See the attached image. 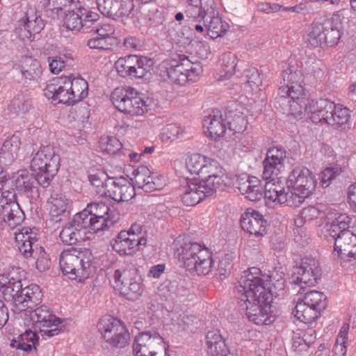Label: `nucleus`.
Listing matches in <instances>:
<instances>
[{
	"mask_svg": "<svg viewBox=\"0 0 356 356\" xmlns=\"http://www.w3.org/2000/svg\"><path fill=\"white\" fill-rule=\"evenodd\" d=\"M202 187L201 182L193 179H179V196L184 204L187 207L194 206L207 197Z\"/></svg>",
	"mask_w": 356,
	"mask_h": 356,
	"instance_id": "nucleus-25",
	"label": "nucleus"
},
{
	"mask_svg": "<svg viewBox=\"0 0 356 356\" xmlns=\"http://www.w3.org/2000/svg\"><path fill=\"white\" fill-rule=\"evenodd\" d=\"M35 332V330L33 332L29 330L20 334L17 342V348L24 351H30L33 348H35V343L38 339Z\"/></svg>",
	"mask_w": 356,
	"mask_h": 356,
	"instance_id": "nucleus-57",
	"label": "nucleus"
},
{
	"mask_svg": "<svg viewBox=\"0 0 356 356\" xmlns=\"http://www.w3.org/2000/svg\"><path fill=\"white\" fill-rule=\"evenodd\" d=\"M303 73L301 70H298L295 65H288L286 68L283 70L282 79L284 84L290 85L296 89L294 92L296 97L301 95L304 91L302 83L304 81Z\"/></svg>",
	"mask_w": 356,
	"mask_h": 356,
	"instance_id": "nucleus-42",
	"label": "nucleus"
},
{
	"mask_svg": "<svg viewBox=\"0 0 356 356\" xmlns=\"http://www.w3.org/2000/svg\"><path fill=\"white\" fill-rule=\"evenodd\" d=\"M88 94L87 81L73 75L56 78L44 89V95L54 104L74 105L86 97Z\"/></svg>",
	"mask_w": 356,
	"mask_h": 356,
	"instance_id": "nucleus-2",
	"label": "nucleus"
},
{
	"mask_svg": "<svg viewBox=\"0 0 356 356\" xmlns=\"http://www.w3.org/2000/svg\"><path fill=\"white\" fill-rule=\"evenodd\" d=\"M320 215V211L315 207L309 206L304 208L300 213V217L295 220V225L296 228L293 229L294 234H299L300 236H296V240L300 241L301 238L306 237V233L305 229L301 227L303 221H311L317 218Z\"/></svg>",
	"mask_w": 356,
	"mask_h": 356,
	"instance_id": "nucleus-48",
	"label": "nucleus"
},
{
	"mask_svg": "<svg viewBox=\"0 0 356 356\" xmlns=\"http://www.w3.org/2000/svg\"><path fill=\"white\" fill-rule=\"evenodd\" d=\"M286 103L289 106V112L292 115L298 118L305 112L309 115L313 122V117L316 114L314 106L316 105V100L307 99L303 92L298 98L290 99L286 104Z\"/></svg>",
	"mask_w": 356,
	"mask_h": 356,
	"instance_id": "nucleus-37",
	"label": "nucleus"
},
{
	"mask_svg": "<svg viewBox=\"0 0 356 356\" xmlns=\"http://www.w3.org/2000/svg\"><path fill=\"white\" fill-rule=\"evenodd\" d=\"M64 15V26L73 31H79L82 29L88 30L99 18L97 13L82 6L80 2L76 8H71Z\"/></svg>",
	"mask_w": 356,
	"mask_h": 356,
	"instance_id": "nucleus-18",
	"label": "nucleus"
},
{
	"mask_svg": "<svg viewBox=\"0 0 356 356\" xmlns=\"http://www.w3.org/2000/svg\"><path fill=\"white\" fill-rule=\"evenodd\" d=\"M186 4L185 13L188 17L197 19L202 15L201 0H181Z\"/></svg>",
	"mask_w": 356,
	"mask_h": 356,
	"instance_id": "nucleus-61",
	"label": "nucleus"
},
{
	"mask_svg": "<svg viewBox=\"0 0 356 356\" xmlns=\"http://www.w3.org/2000/svg\"><path fill=\"white\" fill-rule=\"evenodd\" d=\"M59 264L63 273L71 280L82 282L91 273L90 254L88 250L69 248L60 256Z\"/></svg>",
	"mask_w": 356,
	"mask_h": 356,
	"instance_id": "nucleus-7",
	"label": "nucleus"
},
{
	"mask_svg": "<svg viewBox=\"0 0 356 356\" xmlns=\"http://www.w3.org/2000/svg\"><path fill=\"white\" fill-rule=\"evenodd\" d=\"M341 173V168L338 165L326 168L322 172L321 179L323 187H327L332 180Z\"/></svg>",
	"mask_w": 356,
	"mask_h": 356,
	"instance_id": "nucleus-63",
	"label": "nucleus"
},
{
	"mask_svg": "<svg viewBox=\"0 0 356 356\" xmlns=\"http://www.w3.org/2000/svg\"><path fill=\"white\" fill-rule=\"evenodd\" d=\"M243 78L245 79L247 86L252 92H257L261 90L260 86L262 84V79L258 70L253 67H248L243 71Z\"/></svg>",
	"mask_w": 356,
	"mask_h": 356,
	"instance_id": "nucleus-54",
	"label": "nucleus"
},
{
	"mask_svg": "<svg viewBox=\"0 0 356 356\" xmlns=\"http://www.w3.org/2000/svg\"><path fill=\"white\" fill-rule=\"evenodd\" d=\"M18 67L26 79L38 80L42 74L39 61L31 56H23L19 61Z\"/></svg>",
	"mask_w": 356,
	"mask_h": 356,
	"instance_id": "nucleus-44",
	"label": "nucleus"
},
{
	"mask_svg": "<svg viewBox=\"0 0 356 356\" xmlns=\"http://www.w3.org/2000/svg\"><path fill=\"white\" fill-rule=\"evenodd\" d=\"M88 232L86 227L78 225L75 221V216L72 222L67 224L60 233V238L63 243L67 245H74L79 241L83 239L81 234Z\"/></svg>",
	"mask_w": 356,
	"mask_h": 356,
	"instance_id": "nucleus-43",
	"label": "nucleus"
},
{
	"mask_svg": "<svg viewBox=\"0 0 356 356\" xmlns=\"http://www.w3.org/2000/svg\"><path fill=\"white\" fill-rule=\"evenodd\" d=\"M33 254H35V257H36V268L40 272L45 271L48 269L49 266V260L44 249L41 246L35 248Z\"/></svg>",
	"mask_w": 356,
	"mask_h": 356,
	"instance_id": "nucleus-62",
	"label": "nucleus"
},
{
	"mask_svg": "<svg viewBox=\"0 0 356 356\" xmlns=\"http://www.w3.org/2000/svg\"><path fill=\"white\" fill-rule=\"evenodd\" d=\"M314 111H316V114L313 117L314 123L324 122L337 129L346 125L349 121V111L327 99L316 100Z\"/></svg>",
	"mask_w": 356,
	"mask_h": 356,
	"instance_id": "nucleus-11",
	"label": "nucleus"
},
{
	"mask_svg": "<svg viewBox=\"0 0 356 356\" xmlns=\"http://www.w3.org/2000/svg\"><path fill=\"white\" fill-rule=\"evenodd\" d=\"M134 55H128L119 58L115 63V68L121 77L129 78L133 64Z\"/></svg>",
	"mask_w": 356,
	"mask_h": 356,
	"instance_id": "nucleus-59",
	"label": "nucleus"
},
{
	"mask_svg": "<svg viewBox=\"0 0 356 356\" xmlns=\"http://www.w3.org/2000/svg\"><path fill=\"white\" fill-rule=\"evenodd\" d=\"M192 264L191 268L188 267L185 270L188 277L195 275H208L213 268L211 252L208 248L202 251L196 259L192 261Z\"/></svg>",
	"mask_w": 356,
	"mask_h": 356,
	"instance_id": "nucleus-38",
	"label": "nucleus"
},
{
	"mask_svg": "<svg viewBox=\"0 0 356 356\" xmlns=\"http://www.w3.org/2000/svg\"><path fill=\"white\" fill-rule=\"evenodd\" d=\"M129 78L143 79L152 68L153 62L145 56L134 55Z\"/></svg>",
	"mask_w": 356,
	"mask_h": 356,
	"instance_id": "nucleus-50",
	"label": "nucleus"
},
{
	"mask_svg": "<svg viewBox=\"0 0 356 356\" xmlns=\"http://www.w3.org/2000/svg\"><path fill=\"white\" fill-rule=\"evenodd\" d=\"M27 325H31L43 337L58 335L60 331L62 321L57 317L47 305H42L34 310L29 311Z\"/></svg>",
	"mask_w": 356,
	"mask_h": 356,
	"instance_id": "nucleus-12",
	"label": "nucleus"
},
{
	"mask_svg": "<svg viewBox=\"0 0 356 356\" xmlns=\"http://www.w3.org/2000/svg\"><path fill=\"white\" fill-rule=\"evenodd\" d=\"M321 276L319 262L312 257H306L300 265L296 266L291 277V283L300 286L298 293L305 292V287L314 286Z\"/></svg>",
	"mask_w": 356,
	"mask_h": 356,
	"instance_id": "nucleus-17",
	"label": "nucleus"
},
{
	"mask_svg": "<svg viewBox=\"0 0 356 356\" xmlns=\"http://www.w3.org/2000/svg\"><path fill=\"white\" fill-rule=\"evenodd\" d=\"M209 8L202 9V15L195 21H202L207 30V35L215 39L223 36L229 29V25L222 20L218 10L211 0Z\"/></svg>",
	"mask_w": 356,
	"mask_h": 356,
	"instance_id": "nucleus-21",
	"label": "nucleus"
},
{
	"mask_svg": "<svg viewBox=\"0 0 356 356\" xmlns=\"http://www.w3.org/2000/svg\"><path fill=\"white\" fill-rule=\"evenodd\" d=\"M350 218L346 213H340L330 223L323 227V234L327 241H334L333 254L341 261L356 259V235L348 230Z\"/></svg>",
	"mask_w": 356,
	"mask_h": 356,
	"instance_id": "nucleus-1",
	"label": "nucleus"
},
{
	"mask_svg": "<svg viewBox=\"0 0 356 356\" xmlns=\"http://www.w3.org/2000/svg\"><path fill=\"white\" fill-rule=\"evenodd\" d=\"M286 157V151L281 147H273L269 149L266 153L264 160L274 163V164L280 165L284 168V161Z\"/></svg>",
	"mask_w": 356,
	"mask_h": 356,
	"instance_id": "nucleus-60",
	"label": "nucleus"
},
{
	"mask_svg": "<svg viewBox=\"0 0 356 356\" xmlns=\"http://www.w3.org/2000/svg\"><path fill=\"white\" fill-rule=\"evenodd\" d=\"M203 127L207 136L214 139L223 136L226 125L221 111L213 110L205 116L203 120Z\"/></svg>",
	"mask_w": 356,
	"mask_h": 356,
	"instance_id": "nucleus-35",
	"label": "nucleus"
},
{
	"mask_svg": "<svg viewBox=\"0 0 356 356\" xmlns=\"http://www.w3.org/2000/svg\"><path fill=\"white\" fill-rule=\"evenodd\" d=\"M216 160L203 154L195 153L187 154L185 158V165L192 175L203 178L208 173H211L216 168Z\"/></svg>",
	"mask_w": 356,
	"mask_h": 356,
	"instance_id": "nucleus-28",
	"label": "nucleus"
},
{
	"mask_svg": "<svg viewBox=\"0 0 356 356\" xmlns=\"http://www.w3.org/2000/svg\"><path fill=\"white\" fill-rule=\"evenodd\" d=\"M99 10L115 20H124L132 15L133 0H96Z\"/></svg>",
	"mask_w": 356,
	"mask_h": 356,
	"instance_id": "nucleus-24",
	"label": "nucleus"
},
{
	"mask_svg": "<svg viewBox=\"0 0 356 356\" xmlns=\"http://www.w3.org/2000/svg\"><path fill=\"white\" fill-rule=\"evenodd\" d=\"M241 284L238 282L236 286L241 307H245L248 318L257 325H268L272 322L269 315L270 303L259 302V293H257L251 297L249 289L243 291L240 290Z\"/></svg>",
	"mask_w": 356,
	"mask_h": 356,
	"instance_id": "nucleus-15",
	"label": "nucleus"
},
{
	"mask_svg": "<svg viewBox=\"0 0 356 356\" xmlns=\"http://www.w3.org/2000/svg\"><path fill=\"white\" fill-rule=\"evenodd\" d=\"M12 186L19 193L28 197L38 196L36 175L33 176L26 169L19 170L13 173L10 177Z\"/></svg>",
	"mask_w": 356,
	"mask_h": 356,
	"instance_id": "nucleus-27",
	"label": "nucleus"
},
{
	"mask_svg": "<svg viewBox=\"0 0 356 356\" xmlns=\"http://www.w3.org/2000/svg\"><path fill=\"white\" fill-rule=\"evenodd\" d=\"M97 330L104 341L113 347L122 348L129 343V331L125 324L118 318L110 316L101 318Z\"/></svg>",
	"mask_w": 356,
	"mask_h": 356,
	"instance_id": "nucleus-13",
	"label": "nucleus"
},
{
	"mask_svg": "<svg viewBox=\"0 0 356 356\" xmlns=\"http://www.w3.org/2000/svg\"><path fill=\"white\" fill-rule=\"evenodd\" d=\"M162 178L161 175L151 171L145 166H140L134 172L132 180L138 188L151 192L162 187Z\"/></svg>",
	"mask_w": 356,
	"mask_h": 356,
	"instance_id": "nucleus-29",
	"label": "nucleus"
},
{
	"mask_svg": "<svg viewBox=\"0 0 356 356\" xmlns=\"http://www.w3.org/2000/svg\"><path fill=\"white\" fill-rule=\"evenodd\" d=\"M21 144V137L19 134H14L6 139L0 149L1 163H10L15 159L18 156Z\"/></svg>",
	"mask_w": 356,
	"mask_h": 356,
	"instance_id": "nucleus-41",
	"label": "nucleus"
},
{
	"mask_svg": "<svg viewBox=\"0 0 356 356\" xmlns=\"http://www.w3.org/2000/svg\"><path fill=\"white\" fill-rule=\"evenodd\" d=\"M23 271L17 267H10L0 273V293L7 302H12L14 312L15 300L22 290Z\"/></svg>",
	"mask_w": 356,
	"mask_h": 356,
	"instance_id": "nucleus-16",
	"label": "nucleus"
},
{
	"mask_svg": "<svg viewBox=\"0 0 356 356\" xmlns=\"http://www.w3.org/2000/svg\"><path fill=\"white\" fill-rule=\"evenodd\" d=\"M79 4L78 0H41L39 6L47 16L58 18Z\"/></svg>",
	"mask_w": 356,
	"mask_h": 356,
	"instance_id": "nucleus-36",
	"label": "nucleus"
},
{
	"mask_svg": "<svg viewBox=\"0 0 356 356\" xmlns=\"http://www.w3.org/2000/svg\"><path fill=\"white\" fill-rule=\"evenodd\" d=\"M108 186L106 197L116 202H128L136 195L134 186L122 177L110 179Z\"/></svg>",
	"mask_w": 356,
	"mask_h": 356,
	"instance_id": "nucleus-32",
	"label": "nucleus"
},
{
	"mask_svg": "<svg viewBox=\"0 0 356 356\" xmlns=\"http://www.w3.org/2000/svg\"><path fill=\"white\" fill-rule=\"evenodd\" d=\"M122 148V143L115 137L102 136L97 145L99 151L107 154H115Z\"/></svg>",
	"mask_w": 356,
	"mask_h": 356,
	"instance_id": "nucleus-52",
	"label": "nucleus"
},
{
	"mask_svg": "<svg viewBox=\"0 0 356 356\" xmlns=\"http://www.w3.org/2000/svg\"><path fill=\"white\" fill-rule=\"evenodd\" d=\"M110 179H113V178L109 177L104 171L100 170L92 171L88 175L89 181L99 196H106L107 191L109 189L108 185Z\"/></svg>",
	"mask_w": 356,
	"mask_h": 356,
	"instance_id": "nucleus-49",
	"label": "nucleus"
},
{
	"mask_svg": "<svg viewBox=\"0 0 356 356\" xmlns=\"http://www.w3.org/2000/svg\"><path fill=\"white\" fill-rule=\"evenodd\" d=\"M242 229L257 237L263 236L267 232V222L258 211L248 209L241 218Z\"/></svg>",
	"mask_w": 356,
	"mask_h": 356,
	"instance_id": "nucleus-31",
	"label": "nucleus"
},
{
	"mask_svg": "<svg viewBox=\"0 0 356 356\" xmlns=\"http://www.w3.org/2000/svg\"><path fill=\"white\" fill-rule=\"evenodd\" d=\"M147 233L142 225L134 223L127 230H122L111 241L113 250L120 255H133L147 244Z\"/></svg>",
	"mask_w": 356,
	"mask_h": 356,
	"instance_id": "nucleus-10",
	"label": "nucleus"
},
{
	"mask_svg": "<svg viewBox=\"0 0 356 356\" xmlns=\"http://www.w3.org/2000/svg\"><path fill=\"white\" fill-rule=\"evenodd\" d=\"M263 195L267 202L280 203V197L284 196V181L282 177L270 178L266 180Z\"/></svg>",
	"mask_w": 356,
	"mask_h": 356,
	"instance_id": "nucleus-40",
	"label": "nucleus"
},
{
	"mask_svg": "<svg viewBox=\"0 0 356 356\" xmlns=\"http://www.w3.org/2000/svg\"><path fill=\"white\" fill-rule=\"evenodd\" d=\"M221 72L219 80H225L231 78L236 72L237 65V57L231 52L224 53L220 60Z\"/></svg>",
	"mask_w": 356,
	"mask_h": 356,
	"instance_id": "nucleus-51",
	"label": "nucleus"
},
{
	"mask_svg": "<svg viewBox=\"0 0 356 356\" xmlns=\"http://www.w3.org/2000/svg\"><path fill=\"white\" fill-rule=\"evenodd\" d=\"M325 300L326 296L323 293L314 290L305 293L301 302L323 312L326 307Z\"/></svg>",
	"mask_w": 356,
	"mask_h": 356,
	"instance_id": "nucleus-53",
	"label": "nucleus"
},
{
	"mask_svg": "<svg viewBox=\"0 0 356 356\" xmlns=\"http://www.w3.org/2000/svg\"><path fill=\"white\" fill-rule=\"evenodd\" d=\"M109 282L115 291L129 300H136L143 292L142 277L134 267H120L114 270Z\"/></svg>",
	"mask_w": 356,
	"mask_h": 356,
	"instance_id": "nucleus-8",
	"label": "nucleus"
},
{
	"mask_svg": "<svg viewBox=\"0 0 356 356\" xmlns=\"http://www.w3.org/2000/svg\"><path fill=\"white\" fill-rule=\"evenodd\" d=\"M348 325H344L337 336L333 347L334 356H346L347 352L346 343Z\"/></svg>",
	"mask_w": 356,
	"mask_h": 356,
	"instance_id": "nucleus-58",
	"label": "nucleus"
},
{
	"mask_svg": "<svg viewBox=\"0 0 356 356\" xmlns=\"http://www.w3.org/2000/svg\"><path fill=\"white\" fill-rule=\"evenodd\" d=\"M286 185L287 188H293L305 195H309L316 188V180L308 168L296 167L288 176Z\"/></svg>",
	"mask_w": 356,
	"mask_h": 356,
	"instance_id": "nucleus-23",
	"label": "nucleus"
},
{
	"mask_svg": "<svg viewBox=\"0 0 356 356\" xmlns=\"http://www.w3.org/2000/svg\"><path fill=\"white\" fill-rule=\"evenodd\" d=\"M60 165V156L49 145L41 147L33 154L30 163L31 170L36 175L38 184L44 188L49 186Z\"/></svg>",
	"mask_w": 356,
	"mask_h": 356,
	"instance_id": "nucleus-6",
	"label": "nucleus"
},
{
	"mask_svg": "<svg viewBox=\"0 0 356 356\" xmlns=\"http://www.w3.org/2000/svg\"><path fill=\"white\" fill-rule=\"evenodd\" d=\"M111 100L119 111L131 116L143 115L148 111L147 101L131 86L115 88L111 92Z\"/></svg>",
	"mask_w": 356,
	"mask_h": 356,
	"instance_id": "nucleus-9",
	"label": "nucleus"
},
{
	"mask_svg": "<svg viewBox=\"0 0 356 356\" xmlns=\"http://www.w3.org/2000/svg\"><path fill=\"white\" fill-rule=\"evenodd\" d=\"M133 354L134 356H170L168 346L155 331L142 332L135 337Z\"/></svg>",
	"mask_w": 356,
	"mask_h": 356,
	"instance_id": "nucleus-14",
	"label": "nucleus"
},
{
	"mask_svg": "<svg viewBox=\"0 0 356 356\" xmlns=\"http://www.w3.org/2000/svg\"><path fill=\"white\" fill-rule=\"evenodd\" d=\"M118 218L116 211L108 205L102 202H94L75 215V221L86 227L88 232H97L111 227Z\"/></svg>",
	"mask_w": 356,
	"mask_h": 356,
	"instance_id": "nucleus-5",
	"label": "nucleus"
},
{
	"mask_svg": "<svg viewBox=\"0 0 356 356\" xmlns=\"http://www.w3.org/2000/svg\"><path fill=\"white\" fill-rule=\"evenodd\" d=\"M206 339L209 354L211 356L227 355L229 350L218 330L208 332Z\"/></svg>",
	"mask_w": 356,
	"mask_h": 356,
	"instance_id": "nucleus-45",
	"label": "nucleus"
},
{
	"mask_svg": "<svg viewBox=\"0 0 356 356\" xmlns=\"http://www.w3.org/2000/svg\"><path fill=\"white\" fill-rule=\"evenodd\" d=\"M25 218L24 211L15 200V194L5 191L0 195V222L13 229Z\"/></svg>",
	"mask_w": 356,
	"mask_h": 356,
	"instance_id": "nucleus-19",
	"label": "nucleus"
},
{
	"mask_svg": "<svg viewBox=\"0 0 356 356\" xmlns=\"http://www.w3.org/2000/svg\"><path fill=\"white\" fill-rule=\"evenodd\" d=\"M216 169L202 178L201 182L207 196L216 191H224L227 188L235 186L237 177H231L225 173L218 161L216 163Z\"/></svg>",
	"mask_w": 356,
	"mask_h": 356,
	"instance_id": "nucleus-22",
	"label": "nucleus"
},
{
	"mask_svg": "<svg viewBox=\"0 0 356 356\" xmlns=\"http://www.w3.org/2000/svg\"><path fill=\"white\" fill-rule=\"evenodd\" d=\"M39 237V231L35 227H24L15 232V238L19 251L26 258L33 257L35 243Z\"/></svg>",
	"mask_w": 356,
	"mask_h": 356,
	"instance_id": "nucleus-26",
	"label": "nucleus"
},
{
	"mask_svg": "<svg viewBox=\"0 0 356 356\" xmlns=\"http://www.w3.org/2000/svg\"><path fill=\"white\" fill-rule=\"evenodd\" d=\"M343 33V19L341 14L337 12L329 17H319L312 24L308 42L314 47L324 44L332 46L338 42Z\"/></svg>",
	"mask_w": 356,
	"mask_h": 356,
	"instance_id": "nucleus-3",
	"label": "nucleus"
},
{
	"mask_svg": "<svg viewBox=\"0 0 356 356\" xmlns=\"http://www.w3.org/2000/svg\"><path fill=\"white\" fill-rule=\"evenodd\" d=\"M263 166L262 177L265 180H268L270 178L279 177L278 175L283 169V168L277 165V163L274 164V163L270 162L268 160H264L263 161Z\"/></svg>",
	"mask_w": 356,
	"mask_h": 356,
	"instance_id": "nucleus-64",
	"label": "nucleus"
},
{
	"mask_svg": "<svg viewBox=\"0 0 356 356\" xmlns=\"http://www.w3.org/2000/svg\"><path fill=\"white\" fill-rule=\"evenodd\" d=\"M260 274L261 270L255 267L243 271L238 281L241 284V291H245V290L249 289L248 291L250 293L251 297L259 293L260 296L259 302L261 303H270L273 296L278 297L284 295L285 284L284 280L282 277L269 284L270 286L266 288L268 284H265L259 277Z\"/></svg>",
	"mask_w": 356,
	"mask_h": 356,
	"instance_id": "nucleus-4",
	"label": "nucleus"
},
{
	"mask_svg": "<svg viewBox=\"0 0 356 356\" xmlns=\"http://www.w3.org/2000/svg\"><path fill=\"white\" fill-rule=\"evenodd\" d=\"M72 204L71 200L62 193H53L47 202V209L51 220L60 222L66 218Z\"/></svg>",
	"mask_w": 356,
	"mask_h": 356,
	"instance_id": "nucleus-33",
	"label": "nucleus"
},
{
	"mask_svg": "<svg viewBox=\"0 0 356 356\" xmlns=\"http://www.w3.org/2000/svg\"><path fill=\"white\" fill-rule=\"evenodd\" d=\"M321 312L314 307L298 302L292 313L300 321L304 323H311L320 316Z\"/></svg>",
	"mask_w": 356,
	"mask_h": 356,
	"instance_id": "nucleus-47",
	"label": "nucleus"
},
{
	"mask_svg": "<svg viewBox=\"0 0 356 356\" xmlns=\"http://www.w3.org/2000/svg\"><path fill=\"white\" fill-rule=\"evenodd\" d=\"M42 298V293L39 286L31 284L22 289L19 296L15 300L14 313L20 314L25 312L26 315L28 309L40 303Z\"/></svg>",
	"mask_w": 356,
	"mask_h": 356,
	"instance_id": "nucleus-30",
	"label": "nucleus"
},
{
	"mask_svg": "<svg viewBox=\"0 0 356 356\" xmlns=\"http://www.w3.org/2000/svg\"><path fill=\"white\" fill-rule=\"evenodd\" d=\"M302 68L307 75H310L316 79H321L324 76L325 66L321 60L314 58L305 61Z\"/></svg>",
	"mask_w": 356,
	"mask_h": 356,
	"instance_id": "nucleus-55",
	"label": "nucleus"
},
{
	"mask_svg": "<svg viewBox=\"0 0 356 356\" xmlns=\"http://www.w3.org/2000/svg\"><path fill=\"white\" fill-rule=\"evenodd\" d=\"M284 196L280 197V204H286L291 207H299L309 195H305L299 191L293 188H288V191L284 193Z\"/></svg>",
	"mask_w": 356,
	"mask_h": 356,
	"instance_id": "nucleus-56",
	"label": "nucleus"
},
{
	"mask_svg": "<svg viewBox=\"0 0 356 356\" xmlns=\"http://www.w3.org/2000/svg\"><path fill=\"white\" fill-rule=\"evenodd\" d=\"M207 248L202 246L200 244L195 242H184L179 247V261L183 264V268L186 270L188 267L193 266L192 261L200 254L203 250Z\"/></svg>",
	"mask_w": 356,
	"mask_h": 356,
	"instance_id": "nucleus-39",
	"label": "nucleus"
},
{
	"mask_svg": "<svg viewBox=\"0 0 356 356\" xmlns=\"http://www.w3.org/2000/svg\"><path fill=\"white\" fill-rule=\"evenodd\" d=\"M234 187L250 201L256 202L263 197V186L260 180L255 177H237Z\"/></svg>",
	"mask_w": 356,
	"mask_h": 356,
	"instance_id": "nucleus-34",
	"label": "nucleus"
},
{
	"mask_svg": "<svg viewBox=\"0 0 356 356\" xmlns=\"http://www.w3.org/2000/svg\"><path fill=\"white\" fill-rule=\"evenodd\" d=\"M44 28L43 21L35 8L28 6L24 16L15 29L16 35L23 41H32Z\"/></svg>",
	"mask_w": 356,
	"mask_h": 356,
	"instance_id": "nucleus-20",
	"label": "nucleus"
},
{
	"mask_svg": "<svg viewBox=\"0 0 356 356\" xmlns=\"http://www.w3.org/2000/svg\"><path fill=\"white\" fill-rule=\"evenodd\" d=\"M179 85L197 80L199 72L186 56L179 55Z\"/></svg>",
	"mask_w": 356,
	"mask_h": 356,
	"instance_id": "nucleus-46",
	"label": "nucleus"
}]
</instances>
